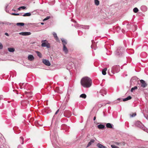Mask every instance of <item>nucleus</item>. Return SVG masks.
<instances>
[{
  "instance_id": "16",
  "label": "nucleus",
  "mask_w": 148,
  "mask_h": 148,
  "mask_svg": "<svg viewBox=\"0 0 148 148\" xmlns=\"http://www.w3.org/2000/svg\"><path fill=\"white\" fill-rule=\"evenodd\" d=\"M63 50L65 54H67L68 52V50L66 46H64Z\"/></svg>"
},
{
  "instance_id": "40",
  "label": "nucleus",
  "mask_w": 148,
  "mask_h": 148,
  "mask_svg": "<svg viewBox=\"0 0 148 148\" xmlns=\"http://www.w3.org/2000/svg\"><path fill=\"white\" fill-rule=\"evenodd\" d=\"M5 35H6L7 36H9V34H8L7 33H5Z\"/></svg>"
},
{
  "instance_id": "10",
  "label": "nucleus",
  "mask_w": 148,
  "mask_h": 148,
  "mask_svg": "<svg viewBox=\"0 0 148 148\" xmlns=\"http://www.w3.org/2000/svg\"><path fill=\"white\" fill-rule=\"evenodd\" d=\"M64 114V116L68 118L71 115V112L68 111H65Z\"/></svg>"
},
{
  "instance_id": "11",
  "label": "nucleus",
  "mask_w": 148,
  "mask_h": 148,
  "mask_svg": "<svg viewBox=\"0 0 148 148\" xmlns=\"http://www.w3.org/2000/svg\"><path fill=\"white\" fill-rule=\"evenodd\" d=\"M20 35L23 36H28L30 35L31 34V33L30 32H20L19 33Z\"/></svg>"
},
{
  "instance_id": "9",
  "label": "nucleus",
  "mask_w": 148,
  "mask_h": 148,
  "mask_svg": "<svg viewBox=\"0 0 148 148\" xmlns=\"http://www.w3.org/2000/svg\"><path fill=\"white\" fill-rule=\"evenodd\" d=\"M140 82L141 84V86L143 88H145L147 86V84L144 80L143 79L140 80Z\"/></svg>"
},
{
  "instance_id": "48",
  "label": "nucleus",
  "mask_w": 148,
  "mask_h": 148,
  "mask_svg": "<svg viewBox=\"0 0 148 148\" xmlns=\"http://www.w3.org/2000/svg\"><path fill=\"white\" fill-rule=\"evenodd\" d=\"M147 132L148 133V131H147Z\"/></svg>"
},
{
  "instance_id": "38",
  "label": "nucleus",
  "mask_w": 148,
  "mask_h": 148,
  "mask_svg": "<svg viewBox=\"0 0 148 148\" xmlns=\"http://www.w3.org/2000/svg\"><path fill=\"white\" fill-rule=\"evenodd\" d=\"M59 109H58V110H57V111H56V112L55 113V115H56L58 114V112L59 111Z\"/></svg>"
},
{
  "instance_id": "42",
  "label": "nucleus",
  "mask_w": 148,
  "mask_h": 148,
  "mask_svg": "<svg viewBox=\"0 0 148 148\" xmlns=\"http://www.w3.org/2000/svg\"><path fill=\"white\" fill-rule=\"evenodd\" d=\"M2 99V97L0 96V100H1V99Z\"/></svg>"
},
{
  "instance_id": "41",
  "label": "nucleus",
  "mask_w": 148,
  "mask_h": 148,
  "mask_svg": "<svg viewBox=\"0 0 148 148\" xmlns=\"http://www.w3.org/2000/svg\"><path fill=\"white\" fill-rule=\"evenodd\" d=\"M96 119V117L95 116L94 117V118H93V120L94 121L95 120V119Z\"/></svg>"
},
{
  "instance_id": "31",
  "label": "nucleus",
  "mask_w": 148,
  "mask_h": 148,
  "mask_svg": "<svg viewBox=\"0 0 148 148\" xmlns=\"http://www.w3.org/2000/svg\"><path fill=\"white\" fill-rule=\"evenodd\" d=\"M138 9L137 8H135L133 9V11L135 13L138 12Z\"/></svg>"
},
{
  "instance_id": "4",
  "label": "nucleus",
  "mask_w": 148,
  "mask_h": 148,
  "mask_svg": "<svg viewBox=\"0 0 148 148\" xmlns=\"http://www.w3.org/2000/svg\"><path fill=\"white\" fill-rule=\"evenodd\" d=\"M123 49L122 47H119L116 51V54L117 56H120L123 53Z\"/></svg>"
},
{
  "instance_id": "45",
  "label": "nucleus",
  "mask_w": 148,
  "mask_h": 148,
  "mask_svg": "<svg viewBox=\"0 0 148 148\" xmlns=\"http://www.w3.org/2000/svg\"><path fill=\"white\" fill-rule=\"evenodd\" d=\"M120 99H119V98H118V99H117V100H120Z\"/></svg>"
},
{
  "instance_id": "28",
  "label": "nucleus",
  "mask_w": 148,
  "mask_h": 148,
  "mask_svg": "<svg viewBox=\"0 0 148 148\" xmlns=\"http://www.w3.org/2000/svg\"><path fill=\"white\" fill-rule=\"evenodd\" d=\"M36 53L37 54V56L41 58L42 57V55L41 53L39 51H36Z\"/></svg>"
},
{
  "instance_id": "44",
  "label": "nucleus",
  "mask_w": 148,
  "mask_h": 148,
  "mask_svg": "<svg viewBox=\"0 0 148 148\" xmlns=\"http://www.w3.org/2000/svg\"><path fill=\"white\" fill-rule=\"evenodd\" d=\"M21 9V8H20V7H19L18 8V10H20V9Z\"/></svg>"
},
{
  "instance_id": "47",
  "label": "nucleus",
  "mask_w": 148,
  "mask_h": 148,
  "mask_svg": "<svg viewBox=\"0 0 148 148\" xmlns=\"http://www.w3.org/2000/svg\"><path fill=\"white\" fill-rule=\"evenodd\" d=\"M92 45H91V48H92Z\"/></svg>"
},
{
  "instance_id": "37",
  "label": "nucleus",
  "mask_w": 148,
  "mask_h": 148,
  "mask_svg": "<svg viewBox=\"0 0 148 148\" xmlns=\"http://www.w3.org/2000/svg\"><path fill=\"white\" fill-rule=\"evenodd\" d=\"M12 15H19V13H12Z\"/></svg>"
},
{
  "instance_id": "46",
  "label": "nucleus",
  "mask_w": 148,
  "mask_h": 148,
  "mask_svg": "<svg viewBox=\"0 0 148 148\" xmlns=\"http://www.w3.org/2000/svg\"><path fill=\"white\" fill-rule=\"evenodd\" d=\"M74 22H75V23H76V22L75 21H74Z\"/></svg>"
},
{
  "instance_id": "22",
  "label": "nucleus",
  "mask_w": 148,
  "mask_h": 148,
  "mask_svg": "<svg viewBox=\"0 0 148 148\" xmlns=\"http://www.w3.org/2000/svg\"><path fill=\"white\" fill-rule=\"evenodd\" d=\"M98 128L99 129H103L105 127V126L103 125L100 124L97 126Z\"/></svg>"
},
{
  "instance_id": "12",
  "label": "nucleus",
  "mask_w": 148,
  "mask_h": 148,
  "mask_svg": "<svg viewBox=\"0 0 148 148\" xmlns=\"http://www.w3.org/2000/svg\"><path fill=\"white\" fill-rule=\"evenodd\" d=\"M28 59L30 61H32L34 59V57L32 55H29L28 57Z\"/></svg>"
},
{
  "instance_id": "20",
  "label": "nucleus",
  "mask_w": 148,
  "mask_h": 148,
  "mask_svg": "<svg viewBox=\"0 0 148 148\" xmlns=\"http://www.w3.org/2000/svg\"><path fill=\"white\" fill-rule=\"evenodd\" d=\"M24 138L23 137L21 136L20 138V142L22 144H23L24 143Z\"/></svg>"
},
{
  "instance_id": "34",
  "label": "nucleus",
  "mask_w": 148,
  "mask_h": 148,
  "mask_svg": "<svg viewBox=\"0 0 148 148\" xmlns=\"http://www.w3.org/2000/svg\"><path fill=\"white\" fill-rule=\"evenodd\" d=\"M50 18V16H47L43 20V21L47 20L49 19Z\"/></svg>"
},
{
  "instance_id": "43",
  "label": "nucleus",
  "mask_w": 148,
  "mask_h": 148,
  "mask_svg": "<svg viewBox=\"0 0 148 148\" xmlns=\"http://www.w3.org/2000/svg\"><path fill=\"white\" fill-rule=\"evenodd\" d=\"M40 24H41L42 25H43L44 24V23H42V22Z\"/></svg>"
},
{
  "instance_id": "3",
  "label": "nucleus",
  "mask_w": 148,
  "mask_h": 148,
  "mask_svg": "<svg viewBox=\"0 0 148 148\" xmlns=\"http://www.w3.org/2000/svg\"><path fill=\"white\" fill-rule=\"evenodd\" d=\"M41 46L43 47H47V48L50 47V44L46 40H43L41 41Z\"/></svg>"
},
{
  "instance_id": "1",
  "label": "nucleus",
  "mask_w": 148,
  "mask_h": 148,
  "mask_svg": "<svg viewBox=\"0 0 148 148\" xmlns=\"http://www.w3.org/2000/svg\"><path fill=\"white\" fill-rule=\"evenodd\" d=\"M81 83L82 86L84 87L89 88L92 85V81L90 78L86 77L81 79Z\"/></svg>"
},
{
  "instance_id": "35",
  "label": "nucleus",
  "mask_w": 148,
  "mask_h": 148,
  "mask_svg": "<svg viewBox=\"0 0 148 148\" xmlns=\"http://www.w3.org/2000/svg\"><path fill=\"white\" fill-rule=\"evenodd\" d=\"M3 48V46L1 42H0V49H2Z\"/></svg>"
},
{
  "instance_id": "21",
  "label": "nucleus",
  "mask_w": 148,
  "mask_h": 148,
  "mask_svg": "<svg viewBox=\"0 0 148 148\" xmlns=\"http://www.w3.org/2000/svg\"><path fill=\"white\" fill-rule=\"evenodd\" d=\"M31 15V14L30 12H27L26 13H24L23 15L22 16H30Z\"/></svg>"
},
{
  "instance_id": "8",
  "label": "nucleus",
  "mask_w": 148,
  "mask_h": 148,
  "mask_svg": "<svg viewBox=\"0 0 148 148\" xmlns=\"http://www.w3.org/2000/svg\"><path fill=\"white\" fill-rule=\"evenodd\" d=\"M42 62L45 65L47 66H50L51 65V64L49 61L46 59H43Z\"/></svg>"
},
{
  "instance_id": "33",
  "label": "nucleus",
  "mask_w": 148,
  "mask_h": 148,
  "mask_svg": "<svg viewBox=\"0 0 148 148\" xmlns=\"http://www.w3.org/2000/svg\"><path fill=\"white\" fill-rule=\"evenodd\" d=\"M111 147L112 148H119L118 147L114 145H112Z\"/></svg>"
},
{
  "instance_id": "30",
  "label": "nucleus",
  "mask_w": 148,
  "mask_h": 148,
  "mask_svg": "<svg viewBox=\"0 0 148 148\" xmlns=\"http://www.w3.org/2000/svg\"><path fill=\"white\" fill-rule=\"evenodd\" d=\"M137 87L136 86H135L134 87H133L131 88V92H133L134 90L136 89H137Z\"/></svg>"
},
{
  "instance_id": "18",
  "label": "nucleus",
  "mask_w": 148,
  "mask_h": 148,
  "mask_svg": "<svg viewBox=\"0 0 148 148\" xmlns=\"http://www.w3.org/2000/svg\"><path fill=\"white\" fill-rule=\"evenodd\" d=\"M106 68H104L102 71V73L103 75H105L106 74V71L107 70Z\"/></svg>"
},
{
  "instance_id": "15",
  "label": "nucleus",
  "mask_w": 148,
  "mask_h": 148,
  "mask_svg": "<svg viewBox=\"0 0 148 148\" xmlns=\"http://www.w3.org/2000/svg\"><path fill=\"white\" fill-rule=\"evenodd\" d=\"M61 40L62 42L63 46H66V45L67 44L66 40L63 38H61Z\"/></svg>"
},
{
  "instance_id": "39",
  "label": "nucleus",
  "mask_w": 148,
  "mask_h": 148,
  "mask_svg": "<svg viewBox=\"0 0 148 148\" xmlns=\"http://www.w3.org/2000/svg\"><path fill=\"white\" fill-rule=\"evenodd\" d=\"M18 148H23L22 146L20 145H19L18 147Z\"/></svg>"
},
{
  "instance_id": "24",
  "label": "nucleus",
  "mask_w": 148,
  "mask_h": 148,
  "mask_svg": "<svg viewBox=\"0 0 148 148\" xmlns=\"http://www.w3.org/2000/svg\"><path fill=\"white\" fill-rule=\"evenodd\" d=\"M106 126L108 128H112V124L110 123H108L106 125Z\"/></svg>"
},
{
  "instance_id": "32",
  "label": "nucleus",
  "mask_w": 148,
  "mask_h": 148,
  "mask_svg": "<svg viewBox=\"0 0 148 148\" xmlns=\"http://www.w3.org/2000/svg\"><path fill=\"white\" fill-rule=\"evenodd\" d=\"M136 115V113H134L132 114H130V116L131 117H134Z\"/></svg>"
},
{
  "instance_id": "14",
  "label": "nucleus",
  "mask_w": 148,
  "mask_h": 148,
  "mask_svg": "<svg viewBox=\"0 0 148 148\" xmlns=\"http://www.w3.org/2000/svg\"><path fill=\"white\" fill-rule=\"evenodd\" d=\"M95 141L94 139L91 140L88 143V144L87 146V147H88L90 146L92 144L94 143Z\"/></svg>"
},
{
  "instance_id": "2",
  "label": "nucleus",
  "mask_w": 148,
  "mask_h": 148,
  "mask_svg": "<svg viewBox=\"0 0 148 148\" xmlns=\"http://www.w3.org/2000/svg\"><path fill=\"white\" fill-rule=\"evenodd\" d=\"M120 66L119 65H115L113 66L112 68L111 72L113 74L115 73H117L120 71Z\"/></svg>"
},
{
  "instance_id": "7",
  "label": "nucleus",
  "mask_w": 148,
  "mask_h": 148,
  "mask_svg": "<svg viewBox=\"0 0 148 148\" xmlns=\"http://www.w3.org/2000/svg\"><path fill=\"white\" fill-rule=\"evenodd\" d=\"M75 27H80L83 29H88L89 28V25H79L78 24H76L75 25Z\"/></svg>"
},
{
  "instance_id": "29",
  "label": "nucleus",
  "mask_w": 148,
  "mask_h": 148,
  "mask_svg": "<svg viewBox=\"0 0 148 148\" xmlns=\"http://www.w3.org/2000/svg\"><path fill=\"white\" fill-rule=\"evenodd\" d=\"M16 25L17 26H23L24 25V23H17Z\"/></svg>"
},
{
  "instance_id": "27",
  "label": "nucleus",
  "mask_w": 148,
  "mask_h": 148,
  "mask_svg": "<svg viewBox=\"0 0 148 148\" xmlns=\"http://www.w3.org/2000/svg\"><path fill=\"white\" fill-rule=\"evenodd\" d=\"M80 97L81 98H82L84 99H85L86 97V95L84 94H82L80 96Z\"/></svg>"
},
{
  "instance_id": "17",
  "label": "nucleus",
  "mask_w": 148,
  "mask_h": 148,
  "mask_svg": "<svg viewBox=\"0 0 148 148\" xmlns=\"http://www.w3.org/2000/svg\"><path fill=\"white\" fill-rule=\"evenodd\" d=\"M0 24H5L8 25H10L11 24V23L7 22H0Z\"/></svg>"
},
{
  "instance_id": "25",
  "label": "nucleus",
  "mask_w": 148,
  "mask_h": 148,
  "mask_svg": "<svg viewBox=\"0 0 148 148\" xmlns=\"http://www.w3.org/2000/svg\"><path fill=\"white\" fill-rule=\"evenodd\" d=\"M8 50L10 52H13L15 51L14 49L13 48H9L8 49Z\"/></svg>"
},
{
  "instance_id": "23",
  "label": "nucleus",
  "mask_w": 148,
  "mask_h": 148,
  "mask_svg": "<svg viewBox=\"0 0 148 148\" xmlns=\"http://www.w3.org/2000/svg\"><path fill=\"white\" fill-rule=\"evenodd\" d=\"M53 36L56 39V40H58V37L57 36V35L56 34L55 32H53Z\"/></svg>"
},
{
  "instance_id": "26",
  "label": "nucleus",
  "mask_w": 148,
  "mask_h": 148,
  "mask_svg": "<svg viewBox=\"0 0 148 148\" xmlns=\"http://www.w3.org/2000/svg\"><path fill=\"white\" fill-rule=\"evenodd\" d=\"M94 1L95 2V4L96 5L98 6L99 5V2L98 0H94Z\"/></svg>"
},
{
  "instance_id": "19",
  "label": "nucleus",
  "mask_w": 148,
  "mask_h": 148,
  "mask_svg": "<svg viewBox=\"0 0 148 148\" xmlns=\"http://www.w3.org/2000/svg\"><path fill=\"white\" fill-rule=\"evenodd\" d=\"M132 99L131 97L130 96H129L128 97H126V98L123 99V101H127L128 100H130V99Z\"/></svg>"
},
{
  "instance_id": "36",
  "label": "nucleus",
  "mask_w": 148,
  "mask_h": 148,
  "mask_svg": "<svg viewBox=\"0 0 148 148\" xmlns=\"http://www.w3.org/2000/svg\"><path fill=\"white\" fill-rule=\"evenodd\" d=\"M20 8H21V9H26V7L25 6H23L20 7Z\"/></svg>"
},
{
  "instance_id": "5",
  "label": "nucleus",
  "mask_w": 148,
  "mask_h": 148,
  "mask_svg": "<svg viewBox=\"0 0 148 148\" xmlns=\"http://www.w3.org/2000/svg\"><path fill=\"white\" fill-rule=\"evenodd\" d=\"M97 93L98 96L99 95V94H100L102 96H104L103 94H106V89L104 88H103L100 90L99 92H97Z\"/></svg>"
},
{
  "instance_id": "6",
  "label": "nucleus",
  "mask_w": 148,
  "mask_h": 148,
  "mask_svg": "<svg viewBox=\"0 0 148 148\" xmlns=\"http://www.w3.org/2000/svg\"><path fill=\"white\" fill-rule=\"evenodd\" d=\"M135 125L136 126L141 129H143V125L141 122L139 121H136L135 123Z\"/></svg>"
},
{
  "instance_id": "13",
  "label": "nucleus",
  "mask_w": 148,
  "mask_h": 148,
  "mask_svg": "<svg viewBox=\"0 0 148 148\" xmlns=\"http://www.w3.org/2000/svg\"><path fill=\"white\" fill-rule=\"evenodd\" d=\"M97 147L99 148H107L106 147L100 143H98L97 145Z\"/></svg>"
}]
</instances>
